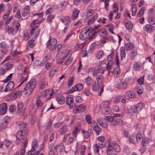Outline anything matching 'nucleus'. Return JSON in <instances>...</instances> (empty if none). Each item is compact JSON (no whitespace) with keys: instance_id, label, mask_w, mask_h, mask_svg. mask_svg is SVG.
<instances>
[{"instance_id":"5fc2aeb1","label":"nucleus","mask_w":155,"mask_h":155,"mask_svg":"<svg viewBox=\"0 0 155 155\" xmlns=\"http://www.w3.org/2000/svg\"><path fill=\"white\" fill-rule=\"evenodd\" d=\"M27 126V124L25 123L24 122H21L19 124L18 127L20 129H22L25 128Z\"/></svg>"},{"instance_id":"3c124183","label":"nucleus","mask_w":155,"mask_h":155,"mask_svg":"<svg viewBox=\"0 0 155 155\" xmlns=\"http://www.w3.org/2000/svg\"><path fill=\"white\" fill-rule=\"evenodd\" d=\"M47 83L45 81H43L40 83L39 85V88L40 89H44L47 84Z\"/></svg>"},{"instance_id":"4be33fe9","label":"nucleus","mask_w":155,"mask_h":155,"mask_svg":"<svg viewBox=\"0 0 155 155\" xmlns=\"http://www.w3.org/2000/svg\"><path fill=\"white\" fill-rule=\"evenodd\" d=\"M38 147V141L36 139H34L32 143V147L31 150L35 151Z\"/></svg>"},{"instance_id":"aec40b11","label":"nucleus","mask_w":155,"mask_h":155,"mask_svg":"<svg viewBox=\"0 0 155 155\" xmlns=\"http://www.w3.org/2000/svg\"><path fill=\"white\" fill-rule=\"evenodd\" d=\"M126 85V82L124 83L123 81H121L120 83L119 84H115V86L118 89L123 90L125 89Z\"/></svg>"},{"instance_id":"a18cd8bd","label":"nucleus","mask_w":155,"mask_h":155,"mask_svg":"<svg viewBox=\"0 0 155 155\" xmlns=\"http://www.w3.org/2000/svg\"><path fill=\"white\" fill-rule=\"evenodd\" d=\"M96 45V43L95 42L91 44L89 48V50L88 51V52H92L94 49Z\"/></svg>"},{"instance_id":"4d7b16f0","label":"nucleus","mask_w":155,"mask_h":155,"mask_svg":"<svg viewBox=\"0 0 155 155\" xmlns=\"http://www.w3.org/2000/svg\"><path fill=\"white\" fill-rule=\"evenodd\" d=\"M92 82L91 78L90 77H87L86 79V82L87 84L88 85H90Z\"/></svg>"},{"instance_id":"393cba45","label":"nucleus","mask_w":155,"mask_h":155,"mask_svg":"<svg viewBox=\"0 0 155 155\" xmlns=\"http://www.w3.org/2000/svg\"><path fill=\"white\" fill-rule=\"evenodd\" d=\"M136 137L137 141L138 142V143L145 142L141 134L139 133H137L136 134Z\"/></svg>"},{"instance_id":"1a4fd4ad","label":"nucleus","mask_w":155,"mask_h":155,"mask_svg":"<svg viewBox=\"0 0 155 155\" xmlns=\"http://www.w3.org/2000/svg\"><path fill=\"white\" fill-rule=\"evenodd\" d=\"M60 18L61 20L63 23H64L65 25H68L71 22V18L68 16H64L61 15Z\"/></svg>"},{"instance_id":"9d476101","label":"nucleus","mask_w":155,"mask_h":155,"mask_svg":"<svg viewBox=\"0 0 155 155\" xmlns=\"http://www.w3.org/2000/svg\"><path fill=\"white\" fill-rule=\"evenodd\" d=\"M34 89V88L32 87L30 84L27 83L25 87L24 91L25 94L29 95L31 94Z\"/></svg>"},{"instance_id":"b1692460","label":"nucleus","mask_w":155,"mask_h":155,"mask_svg":"<svg viewBox=\"0 0 155 155\" xmlns=\"http://www.w3.org/2000/svg\"><path fill=\"white\" fill-rule=\"evenodd\" d=\"M126 55L125 49L124 47L120 48V60L123 61V59L125 58Z\"/></svg>"},{"instance_id":"c85d7f7f","label":"nucleus","mask_w":155,"mask_h":155,"mask_svg":"<svg viewBox=\"0 0 155 155\" xmlns=\"http://www.w3.org/2000/svg\"><path fill=\"white\" fill-rule=\"evenodd\" d=\"M79 12V11L77 8H74L72 12L73 14L72 15V18L74 19L77 18L78 16Z\"/></svg>"},{"instance_id":"473e14b6","label":"nucleus","mask_w":155,"mask_h":155,"mask_svg":"<svg viewBox=\"0 0 155 155\" xmlns=\"http://www.w3.org/2000/svg\"><path fill=\"white\" fill-rule=\"evenodd\" d=\"M74 102V100L72 96L71 95H69L67 98L66 100V103L68 105L72 104Z\"/></svg>"},{"instance_id":"f8f14e48","label":"nucleus","mask_w":155,"mask_h":155,"mask_svg":"<svg viewBox=\"0 0 155 155\" xmlns=\"http://www.w3.org/2000/svg\"><path fill=\"white\" fill-rule=\"evenodd\" d=\"M106 70L108 71V74L110 76H111L112 75L113 73V74L114 72L115 68L111 65L110 63L108 62Z\"/></svg>"},{"instance_id":"ea45409f","label":"nucleus","mask_w":155,"mask_h":155,"mask_svg":"<svg viewBox=\"0 0 155 155\" xmlns=\"http://www.w3.org/2000/svg\"><path fill=\"white\" fill-rule=\"evenodd\" d=\"M104 51L102 50H100L97 53V58L98 59H101L103 57V56L104 55Z\"/></svg>"},{"instance_id":"79ce46f5","label":"nucleus","mask_w":155,"mask_h":155,"mask_svg":"<svg viewBox=\"0 0 155 155\" xmlns=\"http://www.w3.org/2000/svg\"><path fill=\"white\" fill-rule=\"evenodd\" d=\"M136 7L135 5L134 4L132 5L131 7V11H132V16H134L135 15L136 13Z\"/></svg>"},{"instance_id":"864d4df0","label":"nucleus","mask_w":155,"mask_h":155,"mask_svg":"<svg viewBox=\"0 0 155 155\" xmlns=\"http://www.w3.org/2000/svg\"><path fill=\"white\" fill-rule=\"evenodd\" d=\"M113 147L117 152H119L120 151V147L118 144L113 145Z\"/></svg>"},{"instance_id":"412c9836","label":"nucleus","mask_w":155,"mask_h":155,"mask_svg":"<svg viewBox=\"0 0 155 155\" xmlns=\"http://www.w3.org/2000/svg\"><path fill=\"white\" fill-rule=\"evenodd\" d=\"M143 106V104L142 103H139L136 104L133 110L138 112L140 111L142 109Z\"/></svg>"},{"instance_id":"a878e982","label":"nucleus","mask_w":155,"mask_h":155,"mask_svg":"<svg viewBox=\"0 0 155 155\" xmlns=\"http://www.w3.org/2000/svg\"><path fill=\"white\" fill-rule=\"evenodd\" d=\"M8 124L7 120L4 119L1 123L0 126V130L1 131L4 130Z\"/></svg>"},{"instance_id":"ddd939ff","label":"nucleus","mask_w":155,"mask_h":155,"mask_svg":"<svg viewBox=\"0 0 155 155\" xmlns=\"http://www.w3.org/2000/svg\"><path fill=\"white\" fill-rule=\"evenodd\" d=\"M56 100L58 103L60 104H63L65 101L64 97L61 94H58L57 95Z\"/></svg>"},{"instance_id":"a211bd4d","label":"nucleus","mask_w":155,"mask_h":155,"mask_svg":"<svg viewBox=\"0 0 155 155\" xmlns=\"http://www.w3.org/2000/svg\"><path fill=\"white\" fill-rule=\"evenodd\" d=\"M103 120L102 117H98L97 119V122L100 126L103 127H106L108 126L107 123V122H103Z\"/></svg>"},{"instance_id":"e2e57ef3","label":"nucleus","mask_w":155,"mask_h":155,"mask_svg":"<svg viewBox=\"0 0 155 155\" xmlns=\"http://www.w3.org/2000/svg\"><path fill=\"white\" fill-rule=\"evenodd\" d=\"M74 77L72 76H71L68 82V85L69 87L71 86L73 84L74 80Z\"/></svg>"},{"instance_id":"a19ab883","label":"nucleus","mask_w":155,"mask_h":155,"mask_svg":"<svg viewBox=\"0 0 155 155\" xmlns=\"http://www.w3.org/2000/svg\"><path fill=\"white\" fill-rule=\"evenodd\" d=\"M53 92V89H51V91L48 89H47L46 90L44 93L43 95L44 96H45L47 95H50V96H51L52 95V94Z\"/></svg>"},{"instance_id":"69168bd1","label":"nucleus","mask_w":155,"mask_h":155,"mask_svg":"<svg viewBox=\"0 0 155 155\" xmlns=\"http://www.w3.org/2000/svg\"><path fill=\"white\" fill-rule=\"evenodd\" d=\"M120 73V69L118 67H116L115 68V70L114 73V75H116L117 76Z\"/></svg>"},{"instance_id":"20e7f679","label":"nucleus","mask_w":155,"mask_h":155,"mask_svg":"<svg viewBox=\"0 0 155 155\" xmlns=\"http://www.w3.org/2000/svg\"><path fill=\"white\" fill-rule=\"evenodd\" d=\"M109 102L107 101L104 102L102 103L101 107L103 108L102 110L103 114L106 115L111 112V109L109 107Z\"/></svg>"},{"instance_id":"37998d69","label":"nucleus","mask_w":155,"mask_h":155,"mask_svg":"<svg viewBox=\"0 0 155 155\" xmlns=\"http://www.w3.org/2000/svg\"><path fill=\"white\" fill-rule=\"evenodd\" d=\"M39 153L40 152L38 150L34 152V151H33L31 150L26 153V155H38Z\"/></svg>"},{"instance_id":"4468645a","label":"nucleus","mask_w":155,"mask_h":155,"mask_svg":"<svg viewBox=\"0 0 155 155\" xmlns=\"http://www.w3.org/2000/svg\"><path fill=\"white\" fill-rule=\"evenodd\" d=\"M14 86V82L11 81L7 85L4 91L6 92H8L12 90Z\"/></svg>"},{"instance_id":"423d86ee","label":"nucleus","mask_w":155,"mask_h":155,"mask_svg":"<svg viewBox=\"0 0 155 155\" xmlns=\"http://www.w3.org/2000/svg\"><path fill=\"white\" fill-rule=\"evenodd\" d=\"M91 126L97 135H99L101 132V129L98 126L96 121H93L91 124Z\"/></svg>"},{"instance_id":"49530a36","label":"nucleus","mask_w":155,"mask_h":155,"mask_svg":"<svg viewBox=\"0 0 155 155\" xmlns=\"http://www.w3.org/2000/svg\"><path fill=\"white\" fill-rule=\"evenodd\" d=\"M99 88V84L95 83L93 84V86L92 88V89L94 91H97Z\"/></svg>"},{"instance_id":"c9c22d12","label":"nucleus","mask_w":155,"mask_h":155,"mask_svg":"<svg viewBox=\"0 0 155 155\" xmlns=\"http://www.w3.org/2000/svg\"><path fill=\"white\" fill-rule=\"evenodd\" d=\"M21 94V92L20 91H16L15 93H12L11 94V97L13 100H14Z\"/></svg>"},{"instance_id":"5701e85b","label":"nucleus","mask_w":155,"mask_h":155,"mask_svg":"<svg viewBox=\"0 0 155 155\" xmlns=\"http://www.w3.org/2000/svg\"><path fill=\"white\" fill-rule=\"evenodd\" d=\"M30 12V7L29 5L26 6L24 8L23 12L22 13V15L24 17H25L28 15Z\"/></svg>"},{"instance_id":"dca6fc26","label":"nucleus","mask_w":155,"mask_h":155,"mask_svg":"<svg viewBox=\"0 0 155 155\" xmlns=\"http://www.w3.org/2000/svg\"><path fill=\"white\" fill-rule=\"evenodd\" d=\"M123 124V121L120 119L117 118L114 121L110 124L111 126L112 127L116 125L121 126Z\"/></svg>"},{"instance_id":"774afa93","label":"nucleus","mask_w":155,"mask_h":155,"mask_svg":"<svg viewBox=\"0 0 155 155\" xmlns=\"http://www.w3.org/2000/svg\"><path fill=\"white\" fill-rule=\"evenodd\" d=\"M59 148L60 152H62L64 150V147L62 143H60L59 144Z\"/></svg>"},{"instance_id":"6ab92c4d","label":"nucleus","mask_w":155,"mask_h":155,"mask_svg":"<svg viewBox=\"0 0 155 155\" xmlns=\"http://www.w3.org/2000/svg\"><path fill=\"white\" fill-rule=\"evenodd\" d=\"M143 29L148 33H150L153 31L154 28L153 27L149 24L145 25L143 27Z\"/></svg>"},{"instance_id":"cd10ccee","label":"nucleus","mask_w":155,"mask_h":155,"mask_svg":"<svg viewBox=\"0 0 155 155\" xmlns=\"http://www.w3.org/2000/svg\"><path fill=\"white\" fill-rule=\"evenodd\" d=\"M127 41H129V42L127 43V50H130L134 48V43L130 42V39H129L127 40Z\"/></svg>"},{"instance_id":"8fccbe9b","label":"nucleus","mask_w":155,"mask_h":155,"mask_svg":"<svg viewBox=\"0 0 155 155\" xmlns=\"http://www.w3.org/2000/svg\"><path fill=\"white\" fill-rule=\"evenodd\" d=\"M114 57V53L112 51L111 53L107 57V60L109 61L108 62L112 63L111 60H112Z\"/></svg>"},{"instance_id":"6e6552de","label":"nucleus","mask_w":155,"mask_h":155,"mask_svg":"<svg viewBox=\"0 0 155 155\" xmlns=\"http://www.w3.org/2000/svg\"><path fill=\"white\" fill-rule=\"evenodd\" d=\"M86 106L83 104H81L77 107H74L73 110L74 113H77V112H82L86 109Z\"/></svg>"},{"instance_id":"0eeeda50","label":"nucleus","mask_w":155,"mask_h":155,"mask_svg":"<svg viewBox=\"0 0 155 155\" xmlns=\"http://www.w3.org/2000/svg\"><path fill=\"white\" fill-rule=\"evenodd\" d=\"M69 53V52L68 50L65 49L58 53L57 54V56L60 59H64L68 56Z\"/></svg>"},{"instance_id":"c756f323","label":"nucleus","mask_w":155,"mask_h":155,"mask_svg":"<svg viewBox=\"0 0 155 155\" xmlns=\"http://www.w3.org/2000/svg\"><path fill=\"white\" fill-rule=\"evenodd\" d=\"M127 99L129 98H134L136 97V94L133 91H130L127 92Z\"/></svg>"},{"instance_id":"680f3d73","label":"nucleus","mask_w":155,"mask_h":155,"mask_svg":"<svg viewBox=\"0 0 155 155\" xmlns=\"http://www.w3.org/2000/svg\"><path fill=\"white\" fill-rule=\"evenodd\" d=\"M105 119L108 122H111L114 119V117L113 116H108L105 117Z\"/></svg>"},{"instance_id":"bb28decb","label":"nucleus","mask_w":155,"mask_h":155,"mask_svg":"<svg viewBox=\"0 0 155 155\" xmlns=\"http://www.w3.org/2000/svg\"><path fill=\"white\" fill-rule=\"evenodd\" d=\"M133 27V25L132 22L130 21H127V29L129 32H131L132 31V29Z\"/></svg>"},{"instance_id":"e433bc0d","label":"nucleus","mask_w":155,"mask_h":155,"mask_svg":"<svg viewBox=\"0 0 155 155\" xmlns=\"http://www.w3.org/2000/svg\"><path fill=\"white\" fill-rule=\"evenodd\" d=\"M104 79V76L102 74L97 75L96 78V81L98 82V83L102 82Z\"/></svg>"},{"instance_id":"bf43d9fd","label":"nucleus","mask_w":155,"mask_h":155,"mask_svg":"<svg viewBox=\"0 0 155 155\" xmlns=\"http://www.w3.org/2000/svg\"><path fill=\"white\" fill-rule=\"evenodd\" d=\"M6 69L8 70L12 68V65L11 62H8L6 64Z\"/></svg>"},{"instance_id":"603ef678","label":"nucleus","mask_w":155,"mask_h":155,"mask_svg":"<svg viewBox=\"0 0 155 155\" xmlns=\"http://www.w3.org/2000/svg\"><path fill=\"white\" fill-rule=\"evenodd\" d=\"M144 8L143 7L141 9H140L139 11L137 14V15L138 17H141L144 14Z\"/></svg>"},{"instance_id":"052dcab7","label":"nucleus","mask_w":155,"mask_h":155,"mask_svg":"<svg viewBox=\"0 0 155 155\" xmlns=\"http://www.w3.org/2000/svg\"><path fill=\"white\" fill-rule=\"evenodd\" d=\"M85 119L86 121L88 124H90L91 123V118L90 115H87L86 116Z\"/></svg>"},{"instance_id":"f704fd0d","label":"nucleus","mask_w":155,"mask_h":155,"mask_svg":"<svg viewBox=\"0 0 155 155\" xmlns=\"http://www.w3.org/2000/svg\"><path fill=\"white\" fill-rule=\"evenodd\" d=\"M43 14L42 13H41L40 14L37 13L34 14L33 15V17L35 18V19L33 21V22L32 23H31V24H33V25H34L35 24L36 21L37 20V19L40 17L42 16Z\"/></svg>"},{"instance_id":"7ed1b4c3","label":"nucleus","mask_w":155,"mask_h":155,"mask_svg":"<svg viewBox=\"0 0 155 155\" xmlns=\"http://www.w3.org/2000/svg\"><path fill=\"white\" fill-rule=\"evenodd\" d=\"M57 43V41L54 38H51L50 37L49 40L46 43V46L50 51H52L54 49Z\"/></svg>"},{"instance_id":"6e6d98bb","label":"nucleus","mask_w":155,"mask_h":155,"mask_svg":"<svg viewBox=\"0 0 155 155\" xmlns=\"http://www.w3.org/2000/svg\"><path fill=\"white\" fill-rule=\"evenodd\" d=\"M54 16L52 15H50L48 16L47 18V21L48 22H51L54 18Z\"/></svg>"},{"instance_id":"58836bf2","label":"nucleus","mask_w":155,"mask_h":155,"mask_svg":"<svg viewBox=\"0 0 155 155\" xmlns=\"http://www.w3.org/2000/svg\"><path fill=\"white\" fill-rule=\"evenodd\" d=\"M138 112V111L133 110V112L131 115V117L132 119H136L139 118Z\"/></svg>"},{"instance_id":"338daca9","label":"nucleus","mask_w":155,"mask_h":155,"mask_svg":"<svg viewBox=\"0 0 155 155\" xmlns=\"http://www.w3.org/2000/svg\"><path fill=\"white\" fill-rule=\"evenodd\" d=\"M93 32V33L91 35V36L90 35L89 36V38H88V39L90 40L92 39L93 38L95 37V35L97 34V31H92Z\"/></svg>"},{"instance_id":"9b49d317","label":"nucleus","mask_w":155,"mask_h":155,"mask_svg":"<svg viewBox=\"0 0 155 155\" xmlns=\"http://www.w3.org/2000/svg\"><path fill=\"white\" fill-rule=\"evenodd\" d=\"M7 110L6 103H3L0 105V114L4 115L6 113Z\"/></svg>"},{"instance_id":"f3484780","label":"nucleus","mask_w":155,"mask_h":155,"mask_svg":"<svg viewBox=\"0 0 155 155\" xmlns=\"http://www.w3.org/2000/svg\"><path fill=\"white\" fill-rule=\"evenodd\" d=\"M23 104L21 102H19L18 104L17 114L19 115H21L23 114Z\"/></svg>"},{"instance_id":"f257e3e1","label":"nucleus","mask_w":155,"mask_h":155,"mask_svg":"<svg viewBox=\"0 0 155 155\" xmlns=\"http://www.w3.org/2000/svg\"><path fill=\"white\" fill-rule=\"evenodd\" d=\"M28 133L27 130H21L19 131L17 134V140L21 141L23 144L24 148H22L20 152V155H23L25 153V148L26 147L28 144V140L27 136Z\"/></svg>"},{"instance_id":"2eb2a0df","label":"nucleus","mask_w":155,"mask_h":155,"mask_svg":"<svg viewBox=\"0 0 155 155\" xmlns=\"http://www.w3.org/2000/svg\"><path fill=\"white\" fill-rule=\"evenodd\" d=\"M83 88V86L82 84H76L75 87H73L70 91L71 92V93H73L77 91H80Z\"/></svg>"},{"instance_id":"72a5a7b5","label":"nucleus","mask_w":155,"mask_h":155,"mask_svg":"<svg viewBox=\"0 0 155 155\" xmlns=\"http://www.w3.org/2000/svg\"><path fill=\"white\" fill-rule=\"evenodd\" d=\"M68 129L67 126L66 125H64L61 128L59 132L61 135H64L66 133Z\"/></svg>"},{"instance_id":"c03bdc74","label":"nucleus","mask_w":155,"mask_h":155,"mask_svg":"<svg viewBox=\"0 0 155 155\" xmlns=\"http://www.w3.org/2000/svg\"><path fill=\"white\" fill-rule=\"evenodd\" d=\"M144 76L143 75L141 77L139 78L137 80V81L138 84L141 85L144 83Z\"/></svg>"},{"instance_id":"7c9ffc66","label":"nucleus","mask_w":155,"mask_h":155,"mask_svg":"<svg viewBox=\"0 0 155 155\" xmlns=\"http://www.w3.org/2000/svg\"><path fill=\"white\" fill-rule=\"evenodd\" d=\"M104 70L101 68H98L94 70L93 73V75L94 76L97 75L99 73L102 74L104 73Z\"/></svg>"},{"instance_id":"de8ad7c7","label":"nucleus","mask_w":155,"mask_h":155,"mask_svg":"<svg viewBox=\"0 0 155 155\" xmlns=\"http://www.w3.org/2000/svg\"><path fill=\"white\" fill-rule=\"evenodd\" d=\"M148 22L151 25H154L155 24V18L152 17L149 18Z\"/></svg>"},{"instance_id":"4c0bfd02","label":"nucleus","mask_w":155,"mask_h":155,"mask_svg":"<svg viewBox=\"0 0 155 155\" xmlns=\"http://www.w3.org/2000/svg\"><path fill=\"white\" fill-rule=\"evenodd\" d=\"M142 64L138 63H136L134 65V68L135 70L139 71L142 69Z\"/></svg>"},{"instance_id":"f03ea898","label":"nucleus","mask_w":155,"mask_h":155,"mask_svg":"<svg viewBox=\"0 0 155 155\" xmlns=\"http://www.w3.org/2000/svg\"><path fill=\"white\" fill-rule=\"evenodd\" d=\"M90 26H88L84 28L79 35L80 39L82 40H85L89 38L90 33H92V29H90Z\"/></svg>"},{"instance_id":"0e129e2a","label":"nucleus","mask_w":155,"mask_h":155,"mask_svg":"<svg viewBox=\"0 0 155 155\" xmlns=\"http://www.w3.org/2000/svg\"><path fill=\"white\" fill-rule=\"evenodd\" d=\"M73 60V57H70L68 58L66 61L64 63V64L66 65H68Z\"/></svg>"},{"instance_id":"09e8293b","label":"nucleus","mask_w":155,"mask_h":155,"mask_svg":"<svg viewBox=\"0 0 155 155\" xmlns=\"http://www.w3.org/2000/svg\"><path fill=\"white\" fill-rule=\"evenodd\" d=\"M137 54V50L136 49H134L131 53L130 54L131 58L133 59L136 56Z\"/></svg>"},{"instance_id":"2f4dec72","label":"nucleus","mask_w":155,"mask_h":155,"mask_svg":"<svg viewBox=\"0 0 155 155\" xmlns=\"http://www.w3.org/2000/svg\"><path fill=\"white\" fill-rule=\"evenodd\" d=\"M37 82V80L35 79H31L27 84H30L32 87L34 89L36 85Z\"/></svg>"},{"instance_id":"39448f33","label":"nucleus","mask_w":155,"mask_h":155,"mask_svg":"<svg viewBox=\"0 0 155 155\" xmlns=\"http://www.w3.org/2000/svg\"><path fill=\"white\" fill-rule=\"evenodd\" d=\"M40 30L38 26H35L31 30L30 33L36 39L38 36Z\"/></svg>"},{"instance_id":"13d9d810","label":"nucleus","mask_w":155,"mask_h":155,"mask_svg":"<svg viewBox=\"0 0 155 155\" xmlns=\"http://www.w3.org/2000/svg\"><path fill=\"white\" fill-rule=\"evenodd\" d=\"M94 11L92 9L89 10L87 13L86 16L87 17H90L94 13Z\"/></svg>"}]
</instances>
